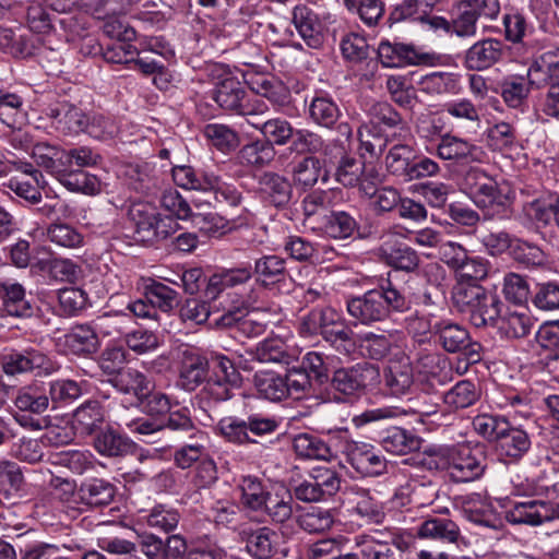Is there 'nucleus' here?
<instances>
[{
	"instance_id": "nucleus-28",
	"label": "nucleus",
	"mask_w": 559,
	"mask_h": 559,
	"mask_svg": "<svg viewBox=\"0 0 559 559\" xmlns=\"http://www.w3.org/2000/svg\"><path fill=\"white\" fill-rule=\"evenodd\" d=\"M417 536L449 544H459L463 540L459 525L451 519L440 516H431L423 521L417 527Z\"/></svg>"
},
{
	"instance_id": "nucleus-55",
	"label": "nucleus",
	"mask_w": 559,
	"mask_h": 559,
	"mask_svg": "<svg viewBox=\"0 0 559 559\" xmlns=\"http://www.w3.org/2000/svg\"><path fill=\"white\" fill-rule=\"evenodd\" d=\"M238 487L241 491V503L251 511H261L271 496L257 476H243Z\"/></svg>"
},
{
	"instance_id": "nucleus-8",
	"label": "nucleus",
	"mask_w": 559,
	"mask_h": 559,
	"mask_svg": "<svg viewBox=\"0 0 559 559\" xmlns=\"http://www.w3.org/2000/svg\"><path fill=\"white\" fill-rule=\"evenodd\" d=\"M378 377V367L369 362H357L350 367L336 369L331 379V386L344 396L356 397Z\"/></svg>"
},
{
	"instance_id": "nucleus-4",
	"label": "nucleus",
	"mask_w": 559,
	"mask_h": 559,
	"mask_svg": "<svg viewBox=\"0 0 559 559\" xmlns=\"http://www.w3.org/2000/svg\"><path fill=\"white\" fill-rule=\"evenodd\" d=\"M212 98L223 110L238 116H260L269 111L262 99L251 96L235 76L226 74L215 84Z\"/></svg>"
},
{
	"instance_id": "nucleus-58",
	"label": "nucleus",
	"mask_w": 559,
	"mask_h": 559,
	"mask_svg": "<svg viewBox=\"0 0 559 559\" xmlns=\"http://www.w3.org/2000/svg\"><path fill=\"white\" fill-rule=\"evenodd\" d=\"M557 80H559V60L552 61L548 55L535 60L527 70L528 85L536 87L550 86Z\"/></svg>"
},
{
	"instance_id": "nucleus-18",
	"label": "nucleus",
	"mask_w": 559,
	"mask_h": 559,
	"mask_svg": "<svg viewBox=\"0 0 559 559\" xmlns=\"http://www.w3.org/2000/svg\"><path fill=\"white\" fill-rule=\"evenodd\" d=\"M246 550L253 559H280L282 536L269 526L242 532Z\"/></svg>"
},
{
	"instance_id": "nucleus-40",
	"label": "nucleus",
	"mask_w": 559,
	"mask_h": 559,
	"mask_svg": "<svg viewBox=\"0 0 559 559\" xmlns=\"http://www.w3.org/2000/svg\"><path fill=\"white\" fill-rule=\"evenodd\" d=\"M368 116L373 124L396 129L397 132H394L393 136H399L403 141L411 136L409 128L403 117L386 102L372 104L368 109Z\"/></svg>"
},
{
	"instance_id": "nucleus-53",
	"label": "nucleus",
	"mask_w": 559,
	"mask_h": 559,
	"mask_svg": "<svg viewBox=\"0 0 559 559\" xmlns=\"http://www.w3.org/2000/svg\"><path fill=\"white\" fill-rule=\"evenodd\" d=\"M416 151L408 144L393 145L385 157V166L390 174L408 181Z\"/></svg>"
},
{
	"instance_id": "nucleus-3",
	"label": "nucleus",
	"mask_w": 559,
	"mask_h": 559,
	"mask_svg": "<svg viewBox=\"0 0 559 559\" xmlns=\"http://www.w3.org/2000/svg\"><path fill=\"white\" fill-rule=\"evenodd\" d=\"M175 183L186 190H195L209 194L205 203H226L237 206L241 201V194L233 185L222 181L221 177L213 173L199 171L191 166H176L173 168Z\"/></svg>"
},
{
	"instance_id": "nucleus-47",
	"label": "nucleus",
	"mask_w": 559,
	"mask_h": 559,
	"mask_svg": "<svg viewBox=\"0 0 559 559\" xmlns=\"http://www.w3.org/2000/svg\"><path fill=\"white\" fill-rule=\"evenodd\" d=\"M417 84L420 92L432 97L457 94L461 88L457 75L450 72H431L421 76Z\"/></svg>"
},
{
	"instance_id": "nucleus-5",
	"label": "nucleus",
	"mask_w": 559,
	"mask_h": 559,
	"mask_svg": "<svg viewBox=\"0 0 559 559\" xmlns=\"http://www.w3.org/2000/svg\"><path fill=\"white\" fill-rule=\"evenodd\" d=\"M435 343L448 354H462L471 362L483 358V346L473 341L467 328L451 319H438L429 324Z\"/></svg>"
},
{
	"instance_id": "nucleus-56",
	"label": "nucleus",
	"mask_w": 559,
	"mask_h": 559,
	"mask_svg": "<svg viewBox=\"0 0 559 559\" xmlns=\"http://www.w3.org/2000/svg\"><path fill=\"white\" fill-rule=\"evenodd\" d=\"M478 17L474 13L465 0H461L456 7V12L451 21L448 20V25L440 27L439 31L447 33L452 32L459 37H472L476 35V24Z\"/></svg>"
},
{
	"instance_id": "nucleus-7",
	"label": "nucleus",
	"mask_w": 559,
	"mask_h": 559,
	"mask_svg": "<svg viewBox=\"0 0 559 559\" xmlns=\"http://www.w3.org/2000/svg\"><path fill=\"white\" fill-rule=\"evenodd\" d=\"M441 0H402L394 5L386 22L389 25L401 22H416L427 26L431 31H439L448 25V20L433 14Z\"/></svg>"
},
{
	"instance_id": "nucleus-43",
	"label": "nucleus",
	"mask_w": 559,
	"mask_h": 559,
	"mask_svg": "<svg viewBox=\"0 0 559 559\" xmlns=\"http://www.w3.org/2000/svg\"><path fill=\"white\" fill-rule=\"evenodd\" d=\"M264 287H270L284 282L288 276L286 260L274 254L263 255L255 260L252 275Z\"/></svg>"
},
{
	"instance_id": "nucleus-49",
	"label": "nucleus",
	"mask_w": 559,
	"mask_h": 559,
	"mask_svg": "<svg viewBox=\"0 0 559 559\" xmlns=\"http://www.w3.org/2000/svg\"><path fill=\"white\" fill-rule=\"evenodd\" d=\"M323 340L341 355L352 357L356 352L359 353V334L356 335L342 320L333 330L323 332Z\"/></svg>"
},
{
	"instance_id": "nucleus-19",
	"label": "nucleus",
	"mask_w": 559,
	"mask_h": 559,
	"mask_svg": "<svg viewBox=\"0 0 559 559\" xmlns=\"http://www.w3.org/2000/svg\"><path fill=\"white\" fill-rule=\"evenodd\" d=\"M396 348L395 331L376 330L359 333V355L362 358L382 361Z\"/></svg>"
},
{
	"instance_id": "nucleus-50",
	"label": "nucleus",
	"mask_w": 559,
	"mask_h": 559,
	"mask_svg": "<svg viewBox=\"0 0 559 559\" xmlns=\"http://www.w3.org/2000/svg\"><path fill=\"white\" fill-rule=\"evenodd\" d=\"M253 383L260 397L271 402H280L288 397V389L283 374L274 371H259Z\"/></svg>"
},
{
	"instance_id": "nucleus-32",
	"label": "nucleus",
	"mask_w": 559,
	"mask_h": 559,
	"mask_svg": "<svg viewBox=\"0 0 559 559\" xmlns=\"http://www.w3.org/2000/svg\"><path fill=\"white\" fill-rule=\"evenodd\" d=\"M207 456V436L202 430H195L189 435V441L174 452V463L177 467L187 469Z\"/></svg>"
},
{
	"instance_id": "nucleus-38",
	"label": "nucleus",
	"mask_w": 559,
	"mask_h": 559,
	"mask_svg": "<svg viewBox=\"0 0 559 559\" xmlns=\"http://www.w3.org/2000/svg\"><path fill=\"white\" fill-rule=\"evenodd\" d=\"M358 228L354 215L346 211H331L325 214L320 223V231L332 239H346Z\"/></svg>"
},
{
	"instance_id": "nucleus-26",
	"label": "nucleus",
	"mask_w": 559,
	"mask_h": 559,
	"mask_svg": "<svg viewBox=\"0 0 559 559\" xmlns=\"http://www.w3.org/2000/svg\"><path fill=\"white\" fill-rule=\"evenodd\" d=\"M421 441V438L413 431L397 426L389 427L379 435L381 447L394 455H406L418 451Z\"/></svg>"
},
{
	"instance_id": "nucleus-59",
	"label": "nucleus",
	"mask_w": 559,
	"mask_h": 559,
	"mask_svg": "<svg viewBox=\"0 0 559 559\" xmlns=\"http://www.w3.org/2000/svg\"><path fill=\"white\" fill-rule=\"evenodd\" d=\"M203 135L214 147L223 153H229L240 144L238 132L223 123L206 124L203 129Z\"/></svg>"
},
{
	"instance_id": "nucleus-11",
	"label": "nucleus",
	"mask_w": 559,
	"mask_h": 559,
	"mask_svg": "<svg viewBox=\"0 0 559 559\" xmlns=\"http://www.w3.org/2000/svg\"><path fill=\"white\" fill-rule=\"evenodd\" d=\"M345 306L354 326H373L386 321L382 310V301L380 296L376 294L374 288L361 295L348 296Z\"/></svg>"
},
{
	"instance_id": "nucleus-30",
	"label": "nucleus",
	"mask_w": 559,
	"mask_h": 559,
	"mask_svg": "<svg viewBox=\"0 0 559 559\" xmlns=\"http://www.w3.org/2000/svg\"><path fill=\"white\" fill-rule=\"evenodd\" d=\"M293 185L287 177L273 171H266L259 178L261 192L276 207H284L290 202Z\"/></svg>"
},
{
	"instance_id": "nucleus-22",
	"label": "nucleus",
	"mask_w": 559,
	"mask_h": 559,
	"mask_svg": "<svg viewBox=\"0 0 559 559\" xmlns=\"http://www.w3.org/2000/svg\"><path fill=\"white\" fill-rule=\"evenodd\" d=\"M552 519L551 508L546 502L539 500L515 502L506 511V520L511 524L535 526Z\"/></svg>"
},
{
	"instance_id": "nucleus-46",
	"label": "nucleus",
	"mask_w": 559,
	"mask_h": 559,
	"mask_svg": "<svg viewBox=\"0 0 559 559\" xmlns=\"http://www.w3.org/2000/svg\"><path fill=\"white\" fill-rule=\"evenodd\" d=\"M22 412L43 414L49 407V396L45 382L33 383L19 390L14 400Z\"/></svg>"
},
{
	"instance_id": "nucleus-45",
	"label": "nucleus",
	"mask_w": 559,
	"mask_h": 559,
	"mask_svg": "<svg viewBox=\"0 0 559 559\" xmlns=\"http://www.w3.org/2000/svg\"><path fill=\"white\" fill-rule=\"evenodd\" d=\"M276 151L271 142L255 140L245 144L237 153V158L242 166L257 169L269 166L275 158Z\"/></svg>"
},
{
	"instance_id": "nucleus-51",
	"label": "nucleus",
	"mask_w": 559,
	"mask_h": 559,
	"mask_svg": "<svg viewBox=\"0 0 559 559\" xmlns=\"http://www.w3.org/2000/svg\"><path fill=\"white\" fill-rule=\"evenodd\" d=\"M133 324L131 314L126 311H110L98 316L94 325L99 334L108 337H126Z\"/></svg>"
},
{
	"instance_id": "nucleus-25",
	"label": "nucleus",
	"mask_w": 559,
	"mask_h": 559,
	"mask_svg": "<svg viewBox=\"0 0 559 559\" xmlns=\"http://www.w3.org/2000/svg\"><path fill=\"white\" fill-rule=\"evenodd\" d=\"M0 299L3 310L12 317L29 318L34 308L26 298L25 287L12 280L0 281Z\"/></svg>"
},
{
	"instance_id": "nucleus-33",
	"label": "nucleus",
	"mask_w": 559,
	"mask_h": 559,
	"mask_svg": "<svg viewBox=\"0 0 559 559\" xmlns=\"http://www.w3.org/2000/svg\"><path fill=\"white\" fill-rule=\"evenodd\" d=\"M108 382L121 394L132 395L136 402L153 386L152 380L135 368H126Z\"/></svg>"
},
{
	"instance_id": "nucleus-44",
	"label": "nucleus",
	"mask_w": 559,
	"mask_h": 559,
	"mask_svg": "<svg viewBox=\"0 0 559 559\" xmlns=\"http://www.w3.org/2000/svg\"><path fill=\"white\" fill-rule=\"evenodd\" d=\"M143 297L146 298L153 309L169 313L179 304V294L166 284L150 278L143 286Z\"/></svg>"
},
{
	"instance_id": "nucleus-61",
	"label": "nucleus",
	"mask_w": 559,
	"mask_h": 559,
	"mask_svg": "<svg viewBox=\"0 0 559 559\" xmlns=\"http://www.w3.org/2000/svg\"><path fill=\"white\" fill-rule=\"evenodd\" d=\"M255 358L261 362L289 365L295 356L288 350L286 343L280 337L266 338L255 348Z\"/></svg>"
},
{
	"instance_id": "nucleus-9",
	"label": "nucleus",
	"mask_w": 559,
	"mask_h": 559,
	"mask_svg": "<svg viewBox=\"0 0 559 559\" xmlns=\"http://www.w3.org/2000/svg\"><path fill=\"white\" fill-rule=\"evenodd\" d=\"M439 409V403L433 401V397L427 393H420L415 397L407 401L406 408L400 412L396 407H379L367 409L358 416H355L353 421L359 427L379 420L395 418L400 414L408 415L416 414L420 416H431Z\"/></svg>"
},
{
	"instance_id": "nucleus-42",
	"label": "nucleus",
	"mask_w": 559,
	"mask_h": 559,
	"mask_svg": "<svg viewBox=\"0 0 559 559\" xmlns=\"http://www.w3.org/2000/svg\"><path fill=\"white\" fill-rule=\"evenodd\" d=\"M341 321V316L332 308H314L304 316L299 323V331L305 336L321 334Z\"/></svg>"
},
{
	"instance_id": "nucleus-1",
	"label": "nucleus",
	"mask_w": 559,
	"mask_h": 559,
	"mask_svg": "<svg viewBox=\"0 0 559 559\" xmlns=\"http://www.w3.org/2000/svg\"><path fill=\"white\" fill-rule=\"evenodd\" d=\"M423 464L428 468L447 471L455 483H468L480 478L487 467L481 448L457 444L429 454Z\"/></svg>"
},
{
	"instance_id": "nucleus-34",
	"label": "nucleus",
	"mask_w": 559,
	"mask_h": 559,
	"mask_svg": "<svg viewBox=\"0 0 559 559\" xmlns=\"http://www.w3.org/2000/svg\"><path fill=\"white\" fill-rule=\"evenodd\" d=\"M97 330L88 324L73 326L63 335V346L74 355L94 354L99 348Z\"/></svg>"
},
{
	"instance_id": "nucleus-37",
	"label": "nucleus",
	"mask_w": 559,
	"mask_h": 559,
	"mask_svg": "<svg viewBox=\"0 0 559 559\" xmlns=\"http://www.w3.org/2000/svg\"><path fill=\"white\" fill-rule=\"evenodd\" d=\"M533 321L526 312L508 310L504 314L497 318L493 324L488 326H496L501 337L507 340H519L526 337L532 329Z\"/></svg>"
},
{
	"instance_id": "nucleus-27",
	"label": "nucleus",
	"mask_w": 559,
	"mask_h": 559,
	"mask_svg": "<svg viewBox=\"0 0 559 559\" xmlns=\"http://www.w3.org/2000/svg\"><path fill=\"white\" fill-rule=\"evenodd\" d=\"M116 495V487L104 478H87L78 488L80 503L88 508H102L110 504Z\"/></svg>"
},
{
	"instance_id": "nucleus-10",
	"label": "nucleus",
	"mask_w": 559,
	"mask_h": 559,
	"mask_svg": "<svg viewBox=\"0 0 559 559\" xmlns=\"http://www.w3.org/2000/svg\"><path fill=\"white\" fill-rule=\"evenodd\" d=\"M343 453L346 462L364 477L379 476L386 468L385 459L370 443L347 441Z\"/></svg>"
},
{
	"instance_id": "nucleus-64",
	"label": "nucleus",
	"mask_w": 559,
	"mask_h": 559,
	"mask_svg": "<svg viewBox=\"0 0 559 559\" xmlns=\"http://www.w3.org/2000/svg\"><path fill=\"white\" fill-rule=\"evenodd\" d=\"M39 269L49 278L57 282L74 283L81 273V267L70 259L53 258L38 262Z\"/></svg>"
},
{
	"instance_id": "nucleus-57",
	"label": "nucleus",
	"mask_w": 559,
	"mask_h": 559,
	"mask_svg": "<svg viewBox=\"0 0 559 559\" xmlns=\"http://www.w3.org/2000/svg\"><path fill=\"white\" fill-rule=\"evenodd\" d=\"M480 392L469 380H461L443 394V403L451 409H462L474 405Z\"/></svg>"
},
{
	"instance_id": "nucleus-15",
	"label": "nucleus",
	"mask_w": 559,
	"mask_h": 559,
	"mask_svg": "<svg viewBox=\"0 0 559 559\" xmlns=\"http://www.w3.org/2000/svg\"><path fill=\"white\" fill-rule=\"evenodd\" d=\"M290 153L319 157H338L344 147L337 141L324 140L319 133L308 129H296L289 145Z\"/></svg>"
},
{
	"instance_id": "nucleus-31",
	"label": "nucleus",
	"mask_w": 559,
	"mask_h": 559,
	"mask_svg": "<svg viewBox=\"0 0 559 559\" xmlns=\"http://www.w3.org/2000/svg\"><path fill=\"white\" fill-rule=\"evenodd\" d=\"M251 278L252 267L250 264L240 267L225 269L209 278L206 296L216 299L225 289L243 285Z\"/></svg>"
},
{
	"instance_id": "nucleus-23",
	"label": "nucleus",
	"mask_w": 559,
	"mask_h": 559,
	"mask_svg": "<svg viewBox=\"0 0 559 559\" xmlns=\"http://www.w3.org/2000/svg\"><path fill=\"white\" fill-rule=\"evenodd\" d=\"M292 22L309 47L319 48L322 45V23L310 7L307 4L296 5L292 12Z\"/></svg>"
},
{
	"instance_id": "nucleus-29",
	"label": "nucleus",
	"mask_w": 559,
	"mask_h": 559,
	"mask_svg": "<svg viewBox=\"0 0 559 559\" xmlns=\"http://www.w3.org/2000/svg\"><path fill=\"white\" fill-rule=\"evenodd\" d=\"M380 257L389 266L405 272H414L420 263L419 254L406 243L383 241L379 248Z\"/></svg>"
},
{
	"instance_id": "nucleus-24",
	"label": "nucleus",
	"mask_w": 559,
	"mask_h": 559,
	"mask_svg": "<svg viewBox=\"0 0 559 559\" xmlns=\"http://www.w3.org/2000/svg\"><path fill=\"white\" fill-rule=\"evenodd\" d=\"M105 423V408L97 400H86L72 414L71 424L80 436H92Z\"/></svg>"
},
{
	"instance_id": "nucleus-6",
	"label": "nucleus",
	"mask_w": 559,
	"mask_h": 559,
	"mask_svg": "<svg viewBox=\"0 0 559 559\" xmlns=\"http://www.w3.org/2000/svg\"><path fill=\"white\" fill-rule=\"evenodd\" d=\"M342 485L341 475L329 467L313 468L304 479L295 481L293 491L296 499L318 502L336 495Z\"/></svg>"
},
{
	"instance_id": "nucleus-36",
	"label": "nucleus",
	"mask_w": 559,
	"mask_h": 559,
	"mask_svg": "<svg viewBox=\"0 0 559 559\" xmlns=\"http://www.w3.org/2000/svg\"><path fill=\"white\" fill-rule=\"evenodd\" d=\"M377 55L379 61L386 68H401L419 61L415 47L402 43L383 40L379 44Z\"/></svg>"
},
{
	"instance_id": "nucleus-14",
	"label": "nucleus",
	"mask_w": 559,
	"mask_h": 559,
	"mask_svg": "<svg viewBox=\"0 0 559 559\" xmlns=\"http://www.w3.org/2000/svg\"><path fill=\"white\" fill-rule=\"evenodd\" d=\"M437 156L457 165L480 163L485 157L483 148L466 139L445 133L436 145Z\"/></svg>"
},
{
	"instance_id": "nucleus-16",
	"label": "nucleus",
	"mask_w": 559,
	"mask_h": 559,
	"mask_svg": "<svg viewBox=\"0 0 559 559\" xmlns=\"http://www.w3.org/2000/svg\"><path fill=\"white\" fill-rule=\"evenodd\" d=\"M383 384L390 396L402 397L413 393L415 372L407 356L390 359L383 369Z\"/></svg>"
},
{
	"instance_id": "nucleus-60",
	"label": "nucleus",
	"mask_w": 559,
	"mask_h": 559,
	"mask_svg": "<svg viewBox=\"0 0 559 559\" xmlns=\"http://www.w3.org/2000/svg\"><path fill=\"white\" fill-rule=\"evenodd\" d=\"M355 543L358 559H397V552L388 540L374 539L371 536H356Z\"/></svg>"
},
{
	"instance_id": "nucleus-63",
	"label": "nucleus",
	"mask_w": 559,
	"mask_h": 559,
	"mask_svg": "<svg viewBox=\"0 0 559 559\" xmlns=\"http://www.w3.org/2000/svg\"><path fill=\"white\" fill-rule=\"evenodd\" d=\"M335 523V514L331 509L319 507L310 508L298 518V525L310 534H320L329 531Z\"/></svg>"
},
{
	"instance_id": "nucleus-41",
	"label": "nucleus",
	"mask_w": 559,
	"mask_h": 559,
	"mask_svg": "<svg viewBox=\"0 0 559 559\" xmlns=\"http://www.w3.org/2000/svg\"><path fill=\"white\" fill-rule=\"evenodd\" d=\"M376 294L380 296L382 301V310L390 319L392 313H405L412 308V299L406 295L403 288H399L391 278H388L384 283H381L374 288Z\"/></svg>"
},
{
	"instance_id": "nucleus-62",
	"label": "nucleus",
	"mask_w": 559,
	"mask_h": 559,
	"mask_svg": "<svg viewBox=\"0 0 559 559\" xmlns=\"http://www.w3.org/2000/svg\"><path fill=\"white\" fill-rule=\"evenodd\" d=\"M52 408L56 409L62 404H68L82 395L81 385L70 379H58L45 382Z\"/></svg>"
},
{
	"instance_id": "nucleus-2",
	"label": "nucleus",
	"mask_w": 559,
	"mask_h": 559,
	"mask_svg": "<svg viewBox=\"0 0 559 559\" xmlns=\"http://www.w3.org/2000/svg\"><path fill=\"white\" fill-rule=\"evenodd\" d=\"M452 300L461 313L468 316L475 328L493 324L500 313L501 301L480 284L456 283L452 290Z\"/></svg>"
},
{
	"instance_id": "nucleus-35",
	"label": "nucleus",
	"mask_w": 559,
	"mask_h": 559,
	"mask_svg": "<svg viewBox=\"0 0 559 559\" xmlns=\"http://www.w3.org/2000/svg\"><path fill=\"white\" fill-rule=\"evenodd\" d=\"M309 118L323 128H332L342 116L340 106L334 98L325 92H317L310 100Z\"/></svg>"
},
{
	"instance_id": "nucleus-39",
	"label": "nucleus",
	"mask_w": 559,
	"mask_h": 559,
	"mask_svg": "<svg viewBox=\"0 0 559 559\" xmlns=\"http://www.w3.org/2000/svg\"><path fill=\"white\" fill-rule=\"evenodd\" d=\"M293 449L296 455L305 460L331 461L333 452L330 445L319 436L302 432L293 439Z\"/></svg>"
},
{
	"instance_id": "nucleus-17",
	"label": "nucleus",
	"mask_w": 559,
	"mask_h": 559,
	"mask_svg": "<svg viewBox=\"0 0 559 559\" xmlns=\"http://www.w3.org/2000/svg\"><path fill=\"white\" fill-rule=\"evenodd\" d=\"M210 362L205 355L195 348L181 352L179 361V385L187 392H193L207 379Z\"/></svg>"
},
{
	"instance_id": "nucleus-12",
	"label": "nucleus",
	"mask_w": 559,
	"mask_h": 559,
	"mask_svg": "<svg viewBox=\"0 0 559 559\" xmlns=\"http://www.w3.org/2000/svg\"><path fill=\"white\" fill-rule=\"evenodd\" d=\"M337 159L338 157L304 156L293 167V183L302 191L311 190L319 181L328 183L330 165Z\"/></svg>"
},
{
	"instance_id": "nucleus-54",
	"label": "nucleus",
	"mask_w": 559,
	"mask_h": 559,
	"mask_svg": "<svg viewBox=\"0 0 559 559\" xmlns=\"http://www.w3.org/2000/svg\"><path fill=\"white\" fill-rule=\"evenodd\" d=\"M57 128L68 133H80L88 126V118L78 107L63 103L51 109Z\"/></svg>"
},
{
	"instance_id": "nucleus-13",
	"label": "nucleus",
	"mask_w": 559,
	"mask_h": 559,
	"mask_svg": "<svg viewBox=\"0 0 559 559\" xmlns=\"http://www.w3.org/2000/svg\"><path fill=\"white\" fill-rule=\"evenodd\" d=\"M0 362L2 370L8 376L33 372L35 370L49 373L55 369L52 361L46 354L32 347L3 354Z\"/></svg>"
},
{
	"instance_id": "nucleus-48",
	"label": "nucleus",
	"mask_w": 559,
	"mask_h": 559,
	"mask_svg": "<svg viewBox=\"0 0 559 559\" xmlns=\"http://www.w3.org/2000/svg\"><path fill=\"white\" fill-rule=\"evenodd\" d=\"M132 442L111 427L98 430L94 438V448L103 456L117 457L128 454Z\"/></svg>"
},
{
	"instance_id": "nucleus-52",
	"label": "nucleus",
	"mask_w": 559,
	"mask_h": 559,
	"mask_svg": "<svg viewBox=\"0 0 559 559\" xmlns=\"http://www.w3.org/2000/svg\"><path fill=\"white\" fill-rule=\"evenodd\" d=\"M248 123L259 130L266 142H271L272 146L278 145L284 146L288 142H292L295 130L289 121L282 118H273L263 122H252L248 120Z\"/></svg>"
},
{
	"instance_id": "nucleus-20",
	"label": "nucleus",
	"mask_w": 559,
	"mask_h": 559,
	"mask_svg": "<svg viewBox=\"0 0 559 559\" xmlns=\"http://www.w3.org/2000/svg\"><path fill=\"white\" fill-rule=\"evenodd\" d=\"M496 444L500 461L512 464L518 463L528 452L532 442L525 430L508 421L506 431H501Z\"/></svg>"
},
{
	"instance_id": "nucleus-21",
	"label": "nucleus",
	"mask_w": 559,
	"mask_h": 559,
	"mask_svg": "<svg viewBox=\"0 0 559 559\" xmlns=\"http://www.w3.org/2000/svg\"><path fill=\"white\" fill-rule=\"evenodd\" d=\"M501 40L486 38L473 44L465 52L464 64L469 70L481 71L499 62L503 56Z\"/></svg>"
}]
</instances>
